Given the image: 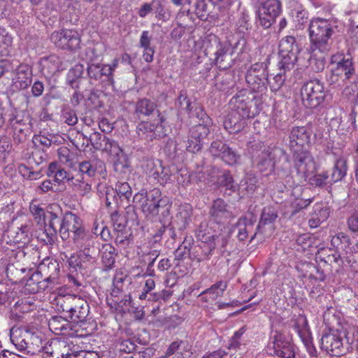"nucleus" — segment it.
<instances>
[{
	"instance_id": "2eb2a0df",
	"label": "nucleus",
	"mask_w": 358,
	"mask_h": 358,
	"mask_svg": "<svg viewBox=\"0 0 358 358\" xmlns=\"http://www.w3.org/2000/svg\"><path fill=\"white\" fill-rule=\"evenodd\" d=\"M310 142V132L305 127H294L289 135V146L293 152L305 151Z\"/></svg>"
},
{
	"instance_id": "f257e3e1",
	"label": "nucleus",
	"mask_w": 358,
	"mask_h": 358,
	"mask_svg": "<svg viewBox=\"0 0 358 358\" xmlns=\"http://www.w3.org/2000/svg\"><path fill=\"white\" fill-rule=\"evenodd\" d=\"M232 110L225 117L224 129L231 134L241 131L246 125V119L253 117L260 111V100L255 96L250 97L245 90L239 91L229 102Z\"/></svg>"
},
{
	"instance_id": "052dcab7",
	"label": "nucleus",
	"mask_w": 358,
	"mask_h": 358,
	"mask_svg": "<svg viewBox=\"0 0 358 358\" xmlns=\"http://www.w3.org/2000/svg\"><path fill=\"white\" fill-rule=\"evenodd\" d=\"M240 156L232 148L227 146V149L224 150L221 159L229 165H234L238 163Z\"/></svg>"
},
{
	"instance_id": "13d9d810",
	"label": "nucleus",
	"mask_w": 358,
	"mask_h": 358,
	"mask_svg": "<svg viewBox=\"0 0 358 358\" xmlns=\"http://www.w3.org/2000/svg\"><path fill=\"white\" fill-rule=\"evenodd\" d=\"M227 145L222 143L221 141L217 140L212 142L209 151L213 157H221L224 154V150L227 149Z\"/></svg>"
},
{
	"instance_id": "c9c22d12",
	"label": "nucleus",
	"mask_w": 358,
	"mask_h": 358,
	"mask_svg": "<svg viewBox=\"0 0 358 358\" xmlns=\"http://www.w3.org/2000/svg\"><path fill=\"white\" fill-rule=\"evenodd\" d=\"M294 7L291 9L290 14L296 23L297 29H303L304 24L308 22V12L301 5H294Z\"/></svg>"
},
{
	"instance_id": "20e7f679",
	"label": "nucleus",
	"mask_w": 358,
	"mask_h": 358,
	"mask_svg": "<svg viewBox=\"0 0 358 358\" xmlns=\"http://www.w3.org/2000/svg\"><path fill=\"white\" fill-rule=\"evenodd\" d=\"M58 310L74 323L85 320L90 312L87 302L83 298L75 295L61 297L57 301Z\"/></svg>"
},
{
	"instance_id": "0eeeda50",
	"label": "nucleus",
	"mask_w": 358,
	"mask_h": 358,
	"mask_svg": "<svg viewBox=\"0 0 358 358\" xmlns=\"http://www.w3.org/2000/svg\"><path fill=\"white\" fill-rule=\"evenodd\" d=\"M327 93L323 84L317 79L308 80L301 89L303 104L307 108H315L324 100Z\"/></svg>"
},
{
	"instance_id": "f8f14e48",
	"label": "nucleus",
	"mask_w": 358,
	"mask_h": 358,
	"mask_svg": "<svg viewBox=\"0 0 358 358\" xmlns=\"http://www.w3.org/2000/svg\"><path fill=\"white\" fill-rule=\"evenodd\" d=\"M87 231L82 219L71 212L66 213L60 223L59 233L63 240L71 238L73 241Z\"/></svg>"
},
{
	"instance_id": "2f4dec72",
	"label": "nucleus",
	"mask_w": 358,
	"mask_h": 358,
	"mask_svg": "<svg viewBox=\"0 0 358 358\" xmlns=\"http://www.w3.org/2000/svg\"><path fill=\"white\" fill-rule=\"evenodd\" d=\"M38 271L41 276H49L52 275L54 279L55 275L59 274V266L58 262L50 258H45L38 266Z\"/></svg>"
},
{
	"instance_id": "49530a36",
	"label": "nucleus",
	"mask_w": 358,
	"mask_h": 358,
	"mask_svg": "<svg viewBox=\"0 0 358 358\" xmlns=\"http://www.w3.org/2000/svg\"><path fill=\"white\" fill-rule=\"evenodd\" d=\"M280 72L274 76L273 78L268 79L267 78V83L269 84L271 90L273 92L279 90L283 85L285 80L287 78L286 73L288 71L281 69L279 67Z\"/></svg>"
},
{
	"instance_id": "39448f33",
	"label": "nucleus",
	"mask_w": 358,
	"mask_h": 358,
	"mask_svg": "<svg viewBox=\"0 0 358 358\" xmlns=\"http://www.w3.org/2000/svg\"><path fill=\"white\" fill-rule=\"evenodd\" d=\"M168 199L162 196L158 188L150 191L144 189L136 193L134 196V202L139 205L142 212L148 218H152L159 214V208L165 206Z\"/></svg>"
},
{
	"instance_id": "393cba45",
	"label": "nucleus",
	"mask_w": 358,
	"mask_h": 358,
	"mask_svg": "<svg viewBox=\"0 0 358 358\" xmlns=\"http://www.w3.org/2000/svg\"><path fill=\"white\" fill-rule=\"evenodd\" d=\"M9 124L13 130V140L16 143L25 141L29 127L24 120L18 115H14L9 119Z\"/></svg>"
},
{
	"instance_id": "a211bd4d",
	"label": "nucleus",
	"mask_w": 358,
	"mask_h": 358,
	"mask_svg": "<svg viewBox=\"0 0 358 358\" xmlns=\"http://www.w3.org/2000/svg\"><path fill=\"white\" fill-rule=\"evenodd\" d=\"M294 329L298 334L308 352L311 357L316 355V349L313 344L308 320L303 315H299L294 320Z\"/></svg>"
},
{
	"instance_id": "9b49d317",
	"label": "nucleus",
	"mask_w": 358,
	"mask_h": 358,
	"mask_svg": "<svg viewBox=\"0 0 358 358\" xmlns=\"http://www.w3.org/2000/svg\"><path fill=\"white\" fill-rule=\"evenodd\" d=\"M292 157L298 182L301 183L307 181L309 176L313 175L316 170L313 156L308 150H305L293 152Z\"/></svg>"
},
{
	"instance_id": "dca6fc26",
	"label": "nucleus",
	"mask_w": 358,
	"mask_h": 358,
	"mask_svg": "<svg viewBox=\"0 0 358 358\" xmlns=\"http://www.w3.org/2000/svg\"><path fill=\"white\" fill-rule=\"evenodd\" d=\"M271 338L273 355L280 358H294V347L282 333L275 331Z\"/></svg>"
},
{
	"instance_id": "6e6d98bb",
	"label": "nucleus",
	"mask_w": 358,
	"mask_h": 358,
	"mask_svg": "<svg viewBox=\"0 0 358 358\" xmlns=\"http://www.w3.org/2000/svg\"><path fill=\"white\" fill-rule=\"evenodd\" d=\"M220 39L214 34H209L203 39L202 46L204 48L206 55L210 54L215 49L217 45H219Z\"/></svg>"
},
{
	"instance_id": "4be33fe9",
	"label": "nucleus",
	"mask_w": 358,
	"mask_h": 358,
	"mask_svg": "<svg viewBox=\"0 0 358 358\" xmlns=\"http://www.w3.org/2000/svg\"><path fill=\"white\" fill-rule=\"evenodd\" d=\"M41 71L45 76H52L55 73L66 69V65L57 55H51L40 60Z\"/></svg>"
},
{
	"instance_id": "f704fd0d",
	"label": "nucleus",
	"mask_w": 358,
	"mask_h": 358,
	"mask_svg": "<svg viewBox=\"0 0 358 358\" xmlns=\"http://www.w3.org/2000/svg\"><path fill=\"white\" fill-rule=\"evenodd\" d=\"M262 15H272L277 17L281 10L279 0H261V6L259 8Z\"/></svg>"
},
{
	"instance_id": "3c124183",
	"label": "nucleus",
	"mask_w": 358,
	"mask_h": 358,
	"mask_svg": "<svg viewBox=\"0 0 358 358\" xmlns=\"http://www.w3.org/2000/svg\"><path fill=\"white\" fill-rule=\"evenodd\" d=\"M330 176L327 172H322L321 173L313 174L308 178V180L312 185L322 187L330 184Z\"/></svg>"
},
{
	"instance_id": "1a4fd4ad",
	"label": "nucleus",
	"mask_w": 358,
	"mask_h": 358,
	"mask_svg": "<svg viewBox=\"0 0 358 358\" xmlns=\"http://www.w3.org/2000/svg\"><path fill=\"white\" fill-rule=\"evenodd\" d=\"M73 243L78 250L80 262L83 263L95 262L98 254L96 237L87 231L74 239Z\"/></svg>"
},
{
	"instance_id": "5701e85b",
	"label": "nucleus",
	"mask_w": 358,
	"mask_h": 358,
	"mask_svg": "<svg viewBox=\"0 0 358 358\" xmlns=\"http://www.w3.org/2000/svg\"><path fill=\"white\" fill-rule=\"evenodd\" d=\"M78 170L82 176L89 178L94 177L96 173L103 177L106 174L105 164L100 160L83 161L79 163Z\"/></svg>"
},
{
	"instance_id": "8fccbe9b",
	"label": "nucleus",
	"mask_w": 358,
	"mask_h": 358,
	"mask_svg": "<svg viewBox=\"0 0 358 358\" xmlns=\"http://www.w3.org/2000/svg\"><path fill=\"white\" fill-rule=\"evenodd\" d=\"M217 182L220 186H223L233 192L238 191V186L234 184V179L229 172H224L218 178Z\"/></svg>"
},
{
	"instance_id": "cd10ccee",
	"label": "nucleus",
	"mask_w": 358,
	"mask_h": 358,
	"mask_svg": "<svg viewBox=\"0 0 358 358\" xmlns=\"http://www.w3.org/2000/svg\"><path fill=\"white\" fill-rule=\"evenodd\" d=\"M157 104L149 99H140L136 101L135 113L140 118L141 116L148 117L152 115H157Z\"/></svg>"
},
{
	"instance_id": "e433bc0d",
	"label": "nucleus",
	"mask_w": 358,
	"mask_h": 358,
	"mask_svg": "<svg viewBox=\"0 0 358 358\" xmlns=\"http://www.w3.org/2000/svg\"><path fill=\"white\" fill-rule=\"evenodd\" d=\"M278 212L274 207H264L256 229L260 230L264 226L273 224L278 218Z\"/></svg>"
},
{
	"instance_id": "473e14b6",
	"label": "nucleus",
	"mask_w": 358,
	"mask_h": 358,
	"mask_svg": "<svg viewBox=\"0 0 358 358\" xmlns=\"http://www.w3.org/2000/svg\"><path fill=\"white\" fill-rule=\"evenodd\" d=\"M62 347L66 346L57 340L51 341L45 346H42L44 358H63L64 354L60 350Z\"/></svg>"
},
{
	"instance_id": "bb28decb",
	"label": "nucleus",
	"mask_w": 358,
	"mask_h": 358,
	"mask_svg": "<svg viewBox=\"0 0 358 358\" xmlns=\"http://www.w3.org/2000/svg\"><path fill=\"white\" fill-rule=\"evenodd\" d=\"M329 216V210L322 204H317L314 206L313 211L310 214L308 221L309 227L316 228L325 222Z\"/></svg>"
},
{
	"instance_id": "bf43d9fd",
	"label": "nucleus",
	"mask_w": 358,
	"mask_h": 358,
	"mask_svg": "<svg viewBox=\"0 0 358 358\" xmlns=\"http://www.w3.org/2000/svg\"><path fill=\"white\" fill-rule=\"evenodd\" d=\"M115 191L120 197L129 200L132 194L131 187L127 182H118L115 185Z\"/></svg>"
},
{
	"instance_id": "7ed1b4c3",
	"label": "nucleus",
	"mask_w": 358,
	"mask_h": 358,
	"mask_svg": "<svg viewBox=\"0 0 358 358\" xmlns=\"http://www.w3.org/2000/svg\"><path fill=\"white\" fill-rule=\"evenodd\" d=\"M12 343L15 348L27 355H34L42 348V339L38 334L24 327H13L10 331Z\"/></svg>"
},
{
	"instance_id": "f3484780",
	"label": "nucleus",
	"mask_w": 358,
	"mask_h": 358,
	"mask_svg": "<svg viewBox=\"0 0 358 358\" xmlns=\"http://www.w3.org/2000/svg\"><path fill=\"white\" fill-rule=\"evenodd\" d=\"M196 235L198 240L202 243L207 244L208 250L203 252L201 257L198 259L199 262L210 259L212 252L216 248V243L215 241V234L212 231L211 227H208V222L203 221L201 222L196 231Z\"/></svg>"
},
{
	"instance_id": "c85d7f7f",
	"label": "nucleus",
	"mask_w": 358,
	"mask_h": 358,
	"mask_svg": "<svg viewBox=\"0 0 358 358\" xmlns=\"http://www.w3.org/2000/svg\"><path fill=\"white\" fill-rule=\"evenodd\" d=\"M347 173V162L343 157L337 158L331 169L329 182L333 184L341 181Z\"/></svg>"
},
{
	"instance_id": "4468645a",
	"label": "nucleus",
	"mask_w": 358,
	"mask_h": 358,
	"mask_svg": "<svg viewBox=\"0 0 358 358\" xmlns=\"http://www.w3.org/2000/svg\"><path fill=\"white\" fill-rule=\"evenodd\" d=\"M50 40L57 48L63 50H76L79 48L80 43L79 34L72 29L54 31Z\"/></svg>"
},
{
	"instance_id": "423d86ee",
	"label": "nucleus",
	"mask_w": 358,
	"mask_h": 358,
	"mask_svg": "<svg viewBox=\"0 0 358 358\" xmlns=\"http://www.w3.org/2000/svg\"><path fill=\"white\" fill-rule=\"evenodd\" d=\"M334 66L331 69L329 80L331 84L342 81L348 84L356 75V69L352 58L334 55L332 57Z\"/></svg>"
},
{
	"instance_id": "a19ab883",
	"label": "nucleus",
	"mask_w": 358,
	"mask_h": 358,
	"mask_svg": "<svg viewBox=\"0 0 358 358\" xmlns=\"http://www.w3.org/2000/svg\"><path fill=\"white\" fill-rule=\"evenodd\" d=\"M43 277L44 278L40 282H38L37 285L32 288V292H38L46 289L52 290L59 284V274L55 275L54 279L52 278V275Z\"/></svg>"
},
{
	"instance_id": "69168bd1",
	"label": "nucleus",
	"mask_w": 358,
	"mask_h": 358,
	"mask_svg": "<svg viewBox=\"0 0 358 358\" xmlns=\"http://www.w3.org/2000/svg\"><path fill=\"white\" fill-rule=\"evenodd\" d=\"M84 71V66L81 64H76L68 73V79L71 83L80 78Z\"/></svg>"
},
{
	"instance_id": "680f3d73",
	"label": "nucleus",
	"mask_w": 358,
	"mask_h": 358,
	"mask_svg": "<svg viewBox=\"0 0 358 358\" xmlns=\"http://www.w3.org/2000/svg\"><path fill=\"white\" fill-rule=\"evenodd\" d=\"M245 332V327H241L238 331L234 332V336L231 337L229 343L228 348L229 350H238L241 348V338Z\"/></svg>"
},
{
	"instance_id": "aec40b11",
	"label": "nucleus",
	"mask_w": 358,
	"mask_h": 358,
	"mask_svg": "<svg viewBox=\"0 0 358 358\" xmlns=\"http://www.w3.org/2000/svg\"><path fill=\"white\" fill-rule=\"evenodd\" d=\"M209 133V129L203 124H199L194 127L190 131L187 150L192 153H196L201 150L203 141L208 136Z\"/></svg>"
},
{
	"instance_id": "58836bf2",
	"label": "nucleus",
	"mask_w": 358,
	"mask_h": 358,
	"mask_svg": "<svg viewBox=\"0 0 358 358\" xmlns=\"http://www.w3.org/2000/svg\"><path fill=\"white\" fill-rule=\"evenodd\" d=\"M227 284L224 281H219L212 285L210 288L203 291L200 296L205 297L209 296V299L215 300L218 296L223 294L224 291L227 289Z\"/></svg>"
},
{
	"instance_id": "a18cd8bd",
	"label": "nucleus",
	"mask_w": 358,
	"mask_h": 358,
	"mask_svg": "<svg viewBox=\"0 0 358 358\" xmlns=\"http://www.w3.org/2000/svg\"><path fill=\"white\" fill-rule=\"evenodd\" d=\"M29 210L36 222L46 227V213L44 209L36 203H31Z\"/></svg>"
},
{
	"instance_id": "b1692460",
	"label": "nucleus",
	"mask_w": 358,
	"mask_h": 358,
	"mask_svg": "<svg viewBox=\"0 0 358 358\" xmlns=\"http://www.w3.org/2000/svg\"><path fill=\"white\" fill-rule=\"evenodd\" d=\"M255 221V218L252 214L246 215L238 219L234 226V230L238 231L237 238L239 241H245L248 238L249 234L253 232Z\"/></svg>"
},
{
	"instance_id": "ea45409f",
	"label": "nucleus",
	"mask_w": 358,
	"mask_h": 358,
	"mask_svg": "<svg viewBox=\"0 0 358 358\" xmlns=\"http://www.w3.org/2000/svg\"><path fill=\"white\" fill-rule=\"evenodd\" d=\"M190 350V346L187 341L177 340L172 342L166 350V357H170L177 353L183 357L184 353Z\"/></svg>"
},
{
	"instance_id": "6ab92c4d",
	"label": "nucleus",
	"mask_w": 358,
	"mask_h": 358,
	"mask_svg": "<svg viewBox=\"0 0 358 358\" xmlns=\"http://www.w3.org/2000/svg\"><path fill=\"white\" fill-rule=\"evenodd\" d=\"M321 348L331 356H339L344 352L342 338L336 331H332L322 336Z\"/></svg>"
},
{
	"instance_id": "ddd939ff",
	"label": "nucleus",
	"mask_w": 358,
	"mask_h": 358,
	"mask_svg": "<svg viewBox=\"0 0 358 358\" xmlns=\"http://www.w3.org/2000/svg\"><path fill=\"white\" fill-rule=\"evenodd\" d=\"M245 80L248 87L254 92L263 93L266 90L267 73L263 64L256 63L248 71Z\"/></svg>"
},
{
	"instance_id": "4c0bfd02",
	"label": "nucleus",
	"mask_w": 358,
	"mask_h": 358,
	"mask_svg": "<svg viewBox=\"0 0 358 358\" xmlns=\"http://www.w3.org/2000/svg\"><path fill=\"white\" fill-rule=\"evenodd\" d=\"M102 262L106 267H111L115 262V249L109 243H106L102 245L100 250Z\"/></svg>"
},
{
	"instance_id": "e2e57ef3",
	"label": "nucleus",
	"mask_w": 358,
	"mask_h": 358,
	"mask_svg": "<svg viewBox=\"0 0 358 358\" xmlns=\"http://www.w3.org/2000/svg\"><path fill=\"white\" fill-rule=\"evenodd\" d=\"M85 138H87L93 148L96 150H101L102 143L105 141L103 138H106L107 137L103 136L101 133L94 131L90 134V137H87L84 136Z\"/></svg>"
},
{
	"instance_id": "79ce46f5",
	"label": "nucleus",
	"mask_w": 358,
	"mask_h": 358,
	"mask_svg": "<svg viewBox=\"0 0 358 358\" xmlns=\"http://www.w3.org/2000/svg\"><path fill=\"white\" fill-rule=\"evenodd\" d=\"M325 54L326 53H320L319 51L311 50V56L309 58V64L314 71L320 72L324 69Z\"/></svg>"
},
{
	"instance_id": "37998d69",
	"label": "nucleus",
	"mask_w": 358,
	"mask_h": 358,
	"mask_svg": "<svg viewBox=\"0 0 358 358\" xmlns=\"http://www.w3.org/2000/svg\"><path fill=\"white\" fill-rule=\"evenodd\" d=\"M257 179L252 175H248L238 185V191L245 194H252L257 188Z\"/></svg>"
},
{
	"instance_id": "0e129e2a",
	"label": "nucleus",
	"mask_w": 358,
	"mask_h": 358,
	"mask_svg": "<svg viewBox=\"0 0 358 358\" xmlns=\"http://www.w3.org/2000/svg\"><path fill=\"white\" fill-rule=\"evenodd\" d=\"M111 220L113 223L115 231L126 229L125 227L127 221L125 217L119 214L117 212H115L111 214Z\"/></svg>"
},
{
	"instance_id": "72a5a7b5",
	"label": "nucleus",
	"mask_w": 358,
	"mask_h": 358,
	"mask_svg": "<svg viewBox=\"0 0 358 358\" xmlns=\"http://www.w3.org/2000/svg\"><path fill=\"white\" fill-rule=\"evenodd\" d=\"M68 181L71 182L73 190L81 196H87L91 192L92 185L87 180H85L83 177H71V179H68Z\"/></svg>"
},
{
	"instance_id": "7c9ffc66",
	"label": "nucleus",
	"mask_w": 358,
	"mask_h": 358,
	"mask_svg": "<svg viewBox=\"0 0 358 358\" xmlns=\"http://www.w3.org/2000/svg\"><path fill=\"white\" fill-rule=\"evenodd\" d=\"M50 329L57 335H68L71 325L66 319L62 317H53L48 322Z\"/></svg>"
},
{
	"instance_id": "09e8293b",
	"label": "nucleus",
	"mask_w": 358,
	"mask_h": 358,
	"mask_svg": "<svg viewBox=\"0 0 358 358\" xmlns=\"http://www.w3.org/2000/svg\"><path fill=\"white\" fill-rule=\"evenodd\" d=\"M13 38L6 31L0 28V56L7 55L9 52L8 48L12 45Z\"/></svg>"
},
{
	"instance_id": "6e6552de",
	"label": "nucleus",
	"mask_w": 358,
	"mask_h": 358,
	"mask_svg": "<svg viewBox=\"0 0 358 358\" xmlns=\"http://www.w3.org/2000/svg\"><path fill=\"white\" fill-rule=\"evenodd\" d=\"M299 52V48L294 37L287 36L282 38L279 43L278 53L280 60L278 62V66L285 71L293 69L297 61Z\"/></svg>"
},
{
	"instance_id": "774afa93",
	"label": "nucleus",
	"mask_w": 358,
	"mask_h": 358,
	"mask_svg": "<svg viewBox=\"0 0 358 358\" xmlns=\"http://www.w3.org/2000/svg\"><path fill=\"white\" fill-rule=\"evenodd\" d=\"M349 230L358 235V210H355L347 220Z\"/></svg>"
},
{
	"instance_id": "603ef678",
	"label": "nucleus",
	"mask_w": 358,
	"mask_h": 358,
	"mask_svg": "<svg viewBox=\"0 0 358 358\" xmlns=\"http://www.w3.org/2000/svg\"><path fill=\"white\" fill-rule=\"evenodd\" d=\"M192 215V207L188 203H184L180 206L177 214V218L184 224L189 223Z\"/></svg>"
},
{
	"instance_id": "de8ad7c7",
	"label": "nucleus",
	"mask_w": 358,
	"mask_h": 358,
	"mask_svg": "<svg viewBox=\"0 0 358 358\" xmlns=\"http://www.w3.org/2000/svg\"><path fill=\"white\" fill-rule=\"evenodd\" d=\"M46 219H48V224H46L48 226V229H45L47 235L50 237L52 239V236H54L56 234L57 229L56 227L57 224H60V220L55 213L48 211L46 213Z\"/></svg>"
},
{
	"instance_id": "f03ea898",
	"label": "nucleus",
	"mask_w": 358,
	"mask_h": 358,
	"mask_svg": "<svg viewBox=\"0 0 358 358\" xmlns=\"http://www.w3.org/2000/svg\"><path fill=\"white\" fill-rule=\"evenodd\" d=\"M334 33L333 24L323 18L313 19L309 24L310 50L327 53L331 48L330 38Z\"/></svg>"
},
{
	"instance_id": "4d7b16f0",
	"label": "nucleus",
	"mask_w": 358,
	"mask_h": 358,
	"mask_svg": "<svg viewBox=\"0 0 358 358\" xmlns=\"http://www.w3.org/2000/svg\"><path fill=\"white\" fill-rule=\"evenodd\" d=\"M59 161L68 166H72L74 163V155L66 147L60 148L58 150Z\"/></svg>"
},
{
	"instance_id": "338daca9",
	"label": "nucleus",
	"mask_w": 358,
	"mask_h": 358,
	"mask_svg": "<svg viewBox=\"0 0 358 358\" xmlns=\"http://www.w3.org/2000/svg\"><path fill=\"white\" fill-rule=\"evenodd\" d=\"M258 169L262 173L266 172L267 175L273 171L274 162L271 157H266L258 162Z\"/></svg>"
},
{
	"instance_id": "5fc2aeb1",
	"label": "nucleus",
	"mask_w": 358,
	"mask_h": 358,
	"mask_svg": "<svg viewBox=\"0 0 358 358\" xmlns=\"http://www.w3.org/2000/svg\"><path fill=\"white\" fill-rule=\"evenodd\" d=\"M115 244L122 248H126L129 246L131 242V234L127 229L115 231Z\"/></svg>"
},
{
	"instance_id": "9d476101",
	"label": "nucleus",
	"mask_w": 358,
	"mask_h": 358,
	"mask_svg": "<svg viewBox=\"0 0 358 358\" xmlns=\"http://www.w3.org/2000/svg\"><path fill=\"white\" fill-rule=\"evenodd\" d=\"M165 119L159 110L157 111V118L152 121H142L136 127V133L141 139L148 142L152 141L155 138H163L166 136L162 131V124Z\"/></svg>"
},
{
	"instance_id": "a878e982",
	"label": "nucleus",
	"mask_w": 358,
	"mask_h": 358,
	"mask_svg": "<svg viewBox=\"0 0 358 358\" xmlns=\"http://www.w3.org/2000/svg\"><path fill=\"white\" fill-rule=\"evenodd\" d=\"M32 74L29 66L20 65L17 69L15 76L13 78V85L16 89L24 90L31 83Z\"/></svg>"
},
{
	"instance_id": "c03bdc74",
	"label": "nucleus",
	"mask_w": 358,
	"mask_h": 358,
	"mask_svg": "<svg viewBox=\"0 0 358 358\" xmlns=\"http://www.w3.org/2000/svg\"><path fill=\"white\" fill-rule=\"evenodd\" d=\"M158 171L152 173V178L160 185H165L171 180V174L169 168L162 166V162L157 166Z\"/></svg>"
},
{
	"instance_id": "c756f323",
	"label": "nucleus",
	"mask_w": 358,
	"mask_h": 358,
	"mask_svg": "<svg viewBox=\"0 0 358 358\" xmlns=\"http://www.w3.org/2000/svg\"><path fill=\"white\" fill-rule=\"evenodd\" d=\"M228 51V45L222 43L220 41L219 45H217L215 47L214 55L215 56V62L221 69H226L231 66L230 62L227 61V59L231 60L230 57L227 54Z\"/></svg>"
},
{
	"instance_id": "412c9836",
	"label": "nucleus",
	"mask_w": 358,
	"mask_h": 358,
	"mask_svg": "<svg viewBox=\"0 0 358 358\" xmlns=\"http://www.w3.org/2000/svg\"><path fill=\"white\" fill-rule=\"evenodd\" d=\"M210 221L217 224H224L232 217V213L227 203L222 199H215L210 208Z\"/></svg>"
},
{
	"instance_id": "864d4df0",
	"label": "nucleus",
	"mask_w": 358,
	"mask_h": 358,
	"mask_svg": "<svg viewBox=\"0 0 358 358\" xmlns=\"http://www.w3.org/2000/svg\"><path fill=\"white\" fill-rule=\"evenodd\" d=\"M103 141H105L102 143L100 150H103L108 153L111 157L113 155H117L118 152H120L122 150V148L119 146L116 141L108 138H103Z\"/></svg>"
}]
</instances>
